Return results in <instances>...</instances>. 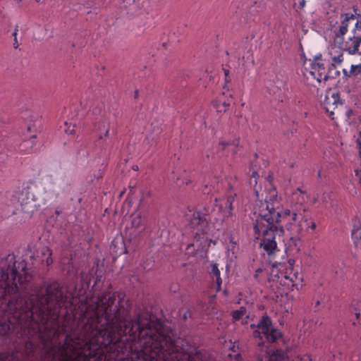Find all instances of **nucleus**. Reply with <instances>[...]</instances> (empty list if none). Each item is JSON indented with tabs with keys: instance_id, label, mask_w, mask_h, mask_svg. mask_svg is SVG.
Here are the masks:
<instances>
[{
	"instance_id": "1",
	"label": "nucleus",
	"mask_w": 361,
	"mask_h": 361,
	"mask_svg": "<svg viewBox=\"0 0 361 361\" xmlns=\"http://www.w3.org/2000/svg\"><path fill=\"white\" fill-rule=\"evenodd\" d=\"M73 285L64 294L57 281L45 294L32 290L26 262H18V326L44 361H211L206 353L176 336L147 310L130 316V302L122 292L83 295L91 274L73 262H61Z\"/></svg>"
},
{
	"instance_id": "2",
	"label": "nucleus",
	"mask_w": 361,
	"mask_h": 361,
	"mask_svg": "<svg viewBox=\"0 0 361 361\" xmlns=\"http://www.w3.org/2000/svg\"><path fill=\"white\" fill-rule=\"evenodd\" d=\"M237 177L226 180V193L223 197H215L212 205L202 209H188L185 214L189 226L194 231V242L187 245L185 255L194 256L200 250L202 241L207 238L204 235L213 233L221 228L224 221L233 216V203L236 196Z\"/></svg>"
},
{
	"instance_id": "3",
	"label": "nucleus",
	"mask_w": 361,
	"mask_h": 361,
	"mask_svg": "<svg viewBox=\"0 0 361 361\" xmlns=\"http://www.w3.org/2000/svg\"><path fill=\"white\" fill-rule=\"evenodd\" d=\"M266 212L268 214L263 216L267 218L268 222L255 223L254 232L255 238L260 240V247L272 260L280 252L277 247L276 235L283 234V227L295 233H300L303 231L302 223H307L308 217L304 215L305 209L302 207L281 209L279 212H273L272 215L270 212Z\"/></svg>"
},
{
	"instance_id": "4",
	"label": "nucleus",
	"mask_w": 361,
	"mask_h": 361,
	"mask_svg": "<svg viewBox=\"0 0 361 361\" xmlns=\"http://www.w3.org/2000/svg\"><path fill=\"white\" fill-rule=\"evenodd\" d=\"M295 260L289 259L287 263L277 261L273 262L271 277L274 281L283 287L281 294L296 289L298 290L302 286V276L299 273L298 267L294 266Z\"/></svg>"
},
{
	"instance_id": "5",
	"label": "nucleus",
	"mask_w": 361,
	"mask_h": 361,
	"mask_svg": "<svg viewBox=\"0 0 361 361\" xmlns=\"http://www.w3.org/2000/svg\"><path fill=\"white\" fill-rule=\"evenodd\" d=\"M305 69L319 83L335 78L340 74L334 63H330L329 61L324 60L321 54L315 56L314 59L310 61L309 68Z\"/></svg>"
},
{
	"instance_id": "6",
	"label": "nucleus",
	"mask_w": 361,
	"mask_h": 361,
	"mask_svg": "<svg viewBox=\"0 0 361 361\" xmlns=\"http://www.w3.org/2000/svg\"><path fill=\"white\" fill-rule=\"evenodd\" d=\"M250 328L254 330L253 336L259 340L257 345L259 348L264 346V339L274 343L282 337V333L272 326L271 318L267 315L263 316L257 325L251 324Z\"/></svg>"
},
{
	"instance_id": "7",
	"label": "nucleus",
	"mask_w": 361,
	"mask_h": 361,
	"mask_svg": "<svg viewBox=\"0 0 361 361\" xmlns=\"http://www.w3.org/2000/svg\"><path fill=\"white\" fill-rule=\"evenodd\" d=\"M11 202L13 204H19L21 210L29 214H32L40 207L37 197L34 195V188L30 185L16 192L12 196Z\"/></svg>"
},
{
	"instance_id": "8",
	"label": "nucleus",
	"mask_w": 361,
	"mask_h": 361,
	"mask_svg": "<svg viewBox=\"0 0 361 361\" xmlns=\"http://www.w3.org/2000/svg\"><path fill=\"white\" fill-rule=\"evenodd\" d=\"M279 202L278 199V194L276 189L270 185V188L266 192L264 197V202H261L259 207V218L256 219L257 221H262L264 224L268 222L267 217H264V214H267L266 212H270V214L274 212H279Z\"/></svg>"
},
{
	"instance_id": "9",
	"label": "nucleus",
	"mask_w": 361,
	"mask_h": 361,
	"mask_svg": "<svg viewBox=\"0 0 361 361\" xmlns=\"http://www.w3.org/2000/svg\"><path fill=\"white\" fill-rule=\"evenodd\" d=\"M323 105L329 117L332 121L336 120L340 115L339 106H343V102L341 99L339 93L333 92L330 97L326 96Z\"/></svg>"
},
{
	"instance_id": "10",
	"label": "nucleus",
	"mask_w": 361,
	"mask_h": 361,
	"mask_svg": "<svg viewBox=\"0 0 361 361\" xmlns=\"http://www.w3.org/2000/svg\"><path fill=\"white\" fill-rule=\"evenodd\" d=\"M239 140L237 138L233 140H221L216 149L219 153V157L229 156L230 154H235L238 151Z\"/></svg>"
},
{
	"instance_id": "11",
	"label": "nucleus",
	"mask_w": 361,
	"mask_h": 361,
	"mask_svg": "<svg viewBox=\"0 0 361 361\" xmlns=\"http://www.w3.org/2000/svg\"><path fill=\"white\" fill-rule=\"evenodd\" d=\"M309 196L306 191L298 188L291 195L290 207L305 209L307 212L308 208L305 205L308 200Z\"/></svg>"
},
{
	"instance_id": "12",
	"label": "nucleus",
	"mask_w": 361,
	"mask_h": 361,
	"mask_svg": "<svg viewBox=\"0 0 361 361\" xmlns=\"http://www.w3.org/2000/svg\"><path fill=\"white\" fill-rule=\"evenodd\" d=\"M194 174L192 172L187 171L183 167H176L171 172L169 178L174 181H181L183 184L189 185L193 181Z\"/></svg>"
},
{
	"instance_id": "13",
	"label": "nucleus",
	"mask_w": 361,
	"mask_h": 361,
	"mask_svg": "<svg viewBox=\"0 0 361 361\" xmlns=\"http://www.w3.org/2000/svg\"><path fill=\"white\" fill-rule=\"evenodd\" d=\"M27 130L28 133H30V135H28L29 138L24 140L20 144L19 150L21 152L30 154L35 151L36 146L35 139L37 135L35 133H32L35 132V128L33 126H28Z\"/></svg>"
},
{
	"instance_id": "14",
	"label": "nucleus",
	"mask_w": 361,
	"mask_h": 361,
	"mask_svg": "<svg viewBox=\"0 0 361 361\" xmlns=\"http://www.w3.org/2000/svg\"><path fill=\"white\" fill-rule=\"evenodd\" d=\"M110 122L109 120L104 116H102L99 120L94 124V129L97 133L99 140L107 137L109 133Z\"/></svg>"
},
{
	"instance_id": "15",
	"label": "nucleus",
	"mask_w": 361,
	"mask_h": 361,
	"mask_svg": "<svg viewBox=\"0 0 361 361\" xmlns=\"http://www.w3.org/2000/svg\"><path fill=\"white\" fill-rule=\"evenodd\" d=\"M361 44V37L359 38L353 37H350L349 41L346 42L343 45V49L350 54H354L359 51V47Z\"/></svg>"
},
{
	"instance_id": "16",
	"label": "nucleus",
	"mask_w": 361,
	"mask_h": 361,
	"mask_svg": "<svg viewBox=\"0 0 361 361\" xmlns=\"http://www.w3.org/2000/svg\"><path fill=\"white\" fill-rule=\"evenodd\" d=\"M131 224L133 227L142 231L146 228L147 220L140 213H135L132 215Z\"/></svg>"
},
{
	"instance_id": "17",
	"label": "nucleus",
	"mask_w": 361,
	"mask_h": 361,
	"mask_svg": "<svg viewBox=\"0 0 361 361\" xmlns=\"http://www.w3.org/2000/svg\"><path fill=\"white\" fill-rule=\"evenodd\" d=\"M231 314L233 322L242 320L243 324H247L248 316L246 307H240L238 310L232 311Z\"/></svg>"
},
{
	"instance_id": "18",
	"label": "nucleus",
	"mask_w": 361,
	"mask_h": 361,
	"mask_svg": "<svg viewBox=\"0 0 361 361\" xmlns=\"http://www.w3.org/2000/svg\"><path fill=\"white\" fill-rule=\"evenodd\" d=\"M259 179V175L257 171H252V175L249 179V184L253 187L257 199L260 197L263 198V194H261L262 187L257 185L258 180Z\"/></svg>"
},
{
	"instance_id": "19",
	"label": "nucleus",
	"mask_w": 361,
	"mask_h": 361,
	"mask_svg": "<svg viewBox=\"0 0 361 361\" xmlns=\"http://www.w3.org/2000/svg\"><path fill=\"white\" fill-rule=\"evenodd\" d=\"M232 102L233 99L230 96L226 100H223L221 98L217 99L216 101L213 102V105L218 112H226L228 109Z\"/></svg>"
},
{
	"instance_id": "20",
	"label": "nucleus",
	"mask_w": 361,
	"mask_h": 361,
	"mask_svg": "<svg viewBox=\"0 0 361 361\" xmlns=\"http://www.w3.org/2000/svg\"><path fill=\"white\" fill-rule=\"evenodd\" d=\"M210 274L213 278H215L216 281V291L219 292L221 290L222 279L221 278L220 270L219 269L218 265L216 263L211 264V271Z\"/></svg>"
},
{
	"instance_id": "21",
	"label": "nucleus",
	"mask_w": 361,
	"mask_h": 361,
	"mask_svg": "<svg viewBox=\"0 0 361 361\" xmlns=\"http://www.w3.org/2000/svg\"><path fill=\"white\" fill-rule=\"evenodd\" d=\"M350 20H354V16L345 14L343 19L341 21V25L339 26L338 32L336 33V37H343L348 31V21Z\"/></svg>"
},
{
	"instance_id": "22",
	"label": "nucleus",
	"mask_w": 361,
	"mask_h": 361,
	"mask_svg": "<svg viewBox=\"0 0 361 361\" xmlns=\"http://www.w3.org/2000/svg\"><path fill=\"white\" fill-rule=\"evenodd\" d=\"M199 308L202 311L201 317L202 319H210L212 314L216 312V310L209 305H201Z\"/></svg>"
},
{
	"instance_id": "23",
	"label": "nucleus",
	"mask_w": 361,
	"mask_h": 361,
	"mask_svg": "<svg viewBox=\"0 0 361 361\" xmlns=\"http://www.w3.org/2000/svg\"><path fill=\"white\" fill-rule=\"evenodd\" d=\"M287 355L283 350L274 351L269 357V361H286Z\"/></svg>"
},
{
	"instance_id": "24",
	"label": "nucleus",
	"mask_w": 361,
	"mask_h": 361,
	"mask_svg": "<svg viewBox=\"0 0 361 361\" xmlns=\"http://www.w3.org/2000/svg\"><path fill=\"white\" fill-rule=\"evenodd\" d=\"M154 265V261L152 257H147L142 260L140 266L145 271H150Z\"/></svg>"
},
{
	"instance_id": "25",
	"label": "nucleus",
	"mask_w": 361,
	"mask_h": 361,
	"mask_svg": "<svg viewBox=\"0 0 361 361\" xmlns=\"http://www.w3.org/2000/svg\"><path fill=\"white\" fill-rule=\"evenodd\" d=\"M160 133V130L157 129L155 134H149L146 137V141L149 146L156 145L158 143V135Z\"/></svg>"
},
{
	"instance_id": "26",
	"label": "nucleus",
	"mask_w": 361,
	"mask_h": 361,
	"mask_svg": "<svg viewBox=\"0 0 361 361\" xmlns=\"http://www.w3.org/2000/svg\"><path fill=\"white\" fill-rule=\"evenodd\" d=\"M223 183H219V182L217 183V185L216 186L215 185H213L212 184L210 185V186H208L207 185H205L202 189V191L204 194H210L212 192V191L214 192H217L219 189V187L223 185Z\"/></svg>"
},
{
	"instance_id": "27",
	"label": "nucleus",
	"mask_w": 361,
	"mask_h": 361,
	"mask_svg": "<svg viewBox=\"0 0 361 361\" xmlns=\"http://www.w3.org/2000/svg\"><path fill=\"white\" fill-rule=\"evenodd\" d=\"M351 238L355 247L361 244V231H351Z\"/></svg>"
},
{
	"instance_id": "28",
	"label": "nucleus",
	"mask_w": 361,
	"mask_h": 361,
	"mask_svg": "<svg viewBox=\"0 0 361 361\" xmlns=\"http://www.w3.org/2000/svg\"><path fill=\"white\" fill-rule=\"evenodd\" d=\"M42 253L43 255H48V257H47V259L45 260L46 264L47 266H50L51 264H52L53 259L51 258V255H52L51 250L49 247H44L42 250Z\"/></svg>"
},
{
	"instance_id": "29",
	"label": "nucleus",
	"mask_w": 361,
	"mask_h": 361,
	"mask_svg": "<svg viewBox=\"0 0 361 361\" xmlns=\"http://www.w3.org/2000/svg\"><path fill=\"white\" fill-rule=\"evenodd\" d=\"M353 229L352 231H361V219L357 216L352 220Z\"/></svg>"
},
{
	"instance_id": "30",
	"label": "nucleus",
	"mask_w": 361,
	"mask_h": 361,
	"mask_svg": "<svg viewBox=\"0 0 361 361\" xmlns=\"http://www.w3.org/2000/svg\"><path fill=\"white\" fill-rule=\"evenodd\" d=\"M64 126L66 127L64 129V131L66 132V133L70 134V135L75 133V124H73L72 123H68L67 121H65Z\"/></svg>"
},
{
	"instance_id": "31",
	"label": "nucleus",
	"mask_w": 361,
	"mask_h": 361,
	"mask_svg": "<svg viewBox=\"0 0 361 361\" xmlns=\"http://www.w3.org/2000/svg\"><path fill=\"white\" fill-rule=\"evenodd\" d=\"M349 72L352 75L360 73H361V64L351 65Z\"/></svg>"
},
{
	"instance_id": "32",
	"label": "nucleus",
	"mask_w": 361,
	"mask_h": 361,
	"mask_svg": "<svg viewBox=\"0 0 361 361\" xmlns=\"http://www.w3.org/2000/svg\"><path fill=\"white\" fill-rule=\"evenodd\" d=\"M302 224H303V230L304 229L307 230V228H310L311 230L314 231L317 228L316 223L314 221H310L309 218H308L307 223H302Z\"/></svg>"
},
{
	"instance_id": "33",
	"label": "nucleus",
	"mask_w": 361,
	"mask_h": 361,
	"mask_svg": "<svg viewBox=\"0 0 361 361\" xmlns=\"http://www.w3.org/2000/svg\"><path fill=\"white\" fill-rule=\"evenodd\" d=\"M343 61V54H339L338 56H334L332 58V63H334L335 66H336V64H340L341 63V62ZM336 68V66H335Z\"/></svg>"
},
{
	"instance_id": "34",
	"label": "nucleus",
	"mask_w": 361,
	"mask_h": 361,
	"mask_svg": "<svg viewBox=\"0 0 361 361\" xmlns=\"http://www.w3.org/2000/svg\"><path fill=\"white\" fill-rule=\"evenodd\" d=\"M355 315L357 320V323L361 324V310L355 308Z\"/></svg>"
},
{
	"instance_id": "35",
	"label": "nucleus",
	"mask_w": 361,
	"mask_h": 361,
	"mask_svg": "<svg viewBox=\"0 0 361 361\" xmlns=\"http://www.w3.org/2000/svg\"><path fill=\"white\" fill-rule=\"evenodd\" d=\"M353 114V111L350 109H348L345 111V116L348 120L351 119V116Z\"/></svg>"
},
{
	"instance_id": "36",
	"label": "nucleus",
	"mask_w": 361,
	"mask_h": 361,
	"mask_svg": "<svg viewBox=\"0 0 361 361\" xmlns=\"http://www.w3.org/2000/svg\"><path fill=\"white\" fill-rule=\"evenodd\" d=\"M101 281V277L99 279L97 278L94 285L92 287V289L94 292L97 290V286H99V282Z\"/></svg>"
},
{
	"instance_id": "37",
	"label": "nucleus",
	"mask_w": 361,
	"mask_h": 361,
	"mask_svg": "<svg viewBox=\"0 0 361 361\" xmlns=\"http://www.w3.org/2000/svg\"><path fill=\"white\" fill-rule=\"evenodd\" d=\"M262 271H263V270H262V269H261V268H259V269H256V271H255V276H255V278L256 279H259V274H260V273H262Z\"/></svg>"
},
{
	"instance_id": "38",
	"label": "nucleus",
	"mask_w": 361,
	"mask_h": 361,
	"mask_svg": "<svg viewBox=\"0 0 361 361\" xmlns=\"http://www.w3.org/2000/svg\"><path fill=\"white\" fill-rule=\"evenodd\" d=\"M188 317H191V312L190 311L188 310L186 311L184 314H183V319L184 320L187 319Z\"/></svg>"
},
{
	"instance_id": "39",
	"label": "nucleus",
	"mask_w": 361,
	"mask_h": 361,
	"mask_svg": "<svg viewBox=\"0 0 361 361\" xmlns=\"http://www.w3.org/2000/svg\"><path fill=\"white\" fill-rule=\"evenodd\" d=\"M343 77H345V78H349V77H351L352 75L350 73L349 71H347L346 69H343Z\"/></svg>"
},
{
	"instance_id": "40",
	"label": "nucleus",
	"mask_w": 361,
	"mask_h": 361,
	"mask_svg": "<svg viewBox=\"0 0 361 361\" xmlns=\"http://www.w3.org/2000/svg\"><path fill=\"white\" fill-rule=\"evenodd\" d=\"M18 26H16L15 30H14V32L13 33V35L14 37V41H16V38H17V34H18Z\"/></svg>"
},
{
	"instance_id": "41",
	"label": "nucleus",
	"mask_w": 361,
	"mask_h": 361,
	"mask_svg": "<svg viewBox=\"0 0 361 361\" xmlns=\"http://www.w3.org/2000/svg\"><path fill=\"white\" fill-rule=\"evenodd\" d=\"M224 75H225V77H226V78H225L226 82H228V80L227 78L228 77L229 71H228V70L224 69Z\"/></svg>"
},
{
	"instance_id": "42",
	"label": "nucleus",
	"mask_w": 361,
	"mask_h": 361,
	"mask_svg": "<svg viewBox=\"0 0 361 361\" xmlns=\"http://www.w3.org/2000/svg\"><path fill=\"white\" fill-rule=\"evenodd\" d=\"M15 42L13 43V47L16 49L18 48V41H14Z\"/></svg>"
},
{
	"instance_id": "43",
	"label": "nucleus",
	"mask_w": 361,
	"mask_h": 361,
	"mask_svg": "<svg viewBox=\"0 0 361 361\" xmlns=\"http://www.w3.org/2000/svg\"><path fill=\"white\" fill-rule=\"evenodd\" d=\"M134 97L135 99H137L138 97V91L137 90H135V94H134Z\"/></svg>"
},
{
	"instance_id": "44",
	"label": "nucleus",
	"mask_w": 361,
	"mask_h": 361,
	"mask_svg": "<svg viewBox=\"0 0 361 361\" xmlns=\"http://www.w3.org/2000/svg\"><path fill=\"white\" fill-rule=\"evenodd\" d=\"M295 164L294 162H291V163L289 164V166L290 168H293L295 166Z\"/></svg>"
},
{
	"instance_id": "45",
	"label": "nucleus",
	"mask_w": 361,
	"mask_h": 361,
	"mask_svg": "<svg viewBox=\"0 0 361 361\" xmlns=\"http://www.w3.org/2000/svg\"><path fill=\"white\" fill-rule=\"evenodd\" d=\"M223 293L225 296H227L228 295V293L226 290H224Z\"/></svg>"
},
{
	"instance_id": "46",
	"label": "nucleus",
	"mask_w": 361,
	"mask_h": 361,
	"mask_svg": "<svg viewBox=\"0 0 361 361\" xmlns=\"http://www.w3.org/2000/svg\"><path fill=\"white\" fill-rule=\"evenodd\" d=\"M133 169L135 170V171H137L138 170V166H135L133 167Z\"/></svg>"
},
{
	"instance_id": "47",
	"label": "nucleus",
	"mask_w": 361,
	"mask_h": 361,
	"mask_svg": "<svg viewBox=\"0 0 361 361\" xmlns=\"http://www.w3.org/2000/svg\"><path fill=\"white\" fill-rule=\"evenodd\" d=\"M320 173H321V172H320V171H319V172H318V176H320Z\"/></svg>"
}]
</instances>
